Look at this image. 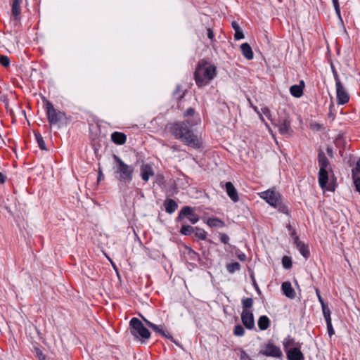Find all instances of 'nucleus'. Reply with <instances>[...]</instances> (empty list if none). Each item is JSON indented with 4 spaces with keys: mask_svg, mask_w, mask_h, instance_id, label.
Masks as SVG:
<instances>
[{
    "mask_svg": "<svg viewBox=\"0 0 360 360\" xmlns=\"http://www.w3.org/2000/svg\"><path fill=\"white\" fill-rule=\"evenodd\" d=\"M195 124L196 123L193 120L186 119L184 121L170 123L167 128L176 139L180 140L188 147L198 150L202 148V141L192 128Z\"/></svg>",
    "mask_w": 360,
    "mask_h": 360,
    "instance_id": "obj_1",
    "label": "nucleus"
},
{
    "mask_svg": "<svg viewBox=\"0 0 360 360\" xmlns=\"http://www.w3.org/2000/svg\"><path fill=\"white\" fill-rule=\"evenodd\" d=\"M217 68L206 60H200L195 68L194 79L198 87L207 85L216 76Z\"/></svg>",
    "mask_w": 360,
    "mask_h": 360,
    "instance_id": "obj_2",
    "label": "nucleus"
},
{
    "mask_svg": "<svg viewBox=\"0 0 360 360\" xmlns=\"http://www.w3.org/2000/svg\"><path fill=\"white\" fill-rule=\"evenodd\" d=\"M115 162L114 167L115 176L117 181L125 184H129L133 179L134 169L133 166L129 165L117 155H113Z\"/></svg>",
    "mask_w": 360,
    "mask_h": 360,
    "instance_id": "obj_3",
    "label": "nucleus"
},
{
    "mask_svg": "<svg viewBox=\"0 0 360 360\" xmlns=\"http://www.w3.org/2000/svg\"><path fill=\"white\" fill-rule=\"evenodd\" d=\"M130 332L136 339H148L150 337V331L143 326L142 322L136 317L132 318L129 322Z\"/></svg>",
    "mask_w": 360,
    "mask_h": 360,
    "instance_id": "obj_4",
    "label": "nucleus"
},
{
    "mask_svg": "<svg viewBox=\"0 0 360 360\" xmlns=\"http://www.w3.org/2000/svg\"><path fill=\"white\" fill-rule=\"evenodd\" d=\"M46 111L48 121L51 125L58 124L65 117V113L56 110L53 104L49 101H46Z\"/></svg>",
    "mask_w": 360,
    "mask_h": 360,
    "instance_id": "obj_5",
    "label": "nucleus"
},
{
    "mask_svg": "<svg viewBox=\"0 0 360 360\" xmlns=\"http://www.w3.org/2000/svg\"><path fill=\"white\" fill-rule=\"evenodd\" d=\"M194 211L195 208L189 206H184L179 212L178 217H176V221H181L186 217L191 224H194L197 223L199 220V217L195 214Z\"/></svg>",
    "mask_w": 360,
    "mask_h": 360,
    "instance_id": "obj_6",
    "label": "nucleus"
},
{
    "mask_svg": "<svg viewBox=\"0 0 360 360\" xmlns=\"http://www.w3.org/2000/svg\"><path fill=\"white\" fill-rule=\"evenodd\" d=\"M337 103L338 105H345L349 100V95L344 87L341 81L335 83Z\"/></svg>",
    "mask_w": 360,
    "mask_h": 360,
    "instance_id": "obj_7",
    "label": "nucleus"
},
{
    "mask_svg": "<svg viewBox=\"0 0 360 360\" xmlns=\"http://www.w3.org/2000/svg\"><path fill=\"white\" fill-rule=\"evenodd\" d=\"M260 353L264 356L275 358H280L283 356L281 349L273 343H268L264 345Z\"/></svg>",
    "mask_w": 360,
    "mask_h": 360,
    "instance_id": "obj_8",
    "label": "nucleus"
},
{
    "mask_svg": "<svg viewBox=\"0 0 360 360\" xmlns=\"http://www.w3.org/2000/svg\"><path fill=\"white\" fill-rule=\"evenodd\" d=\"M261 198L264 199L268 204L274 207L281 198L279 193L271 190H267L259 194Z\"/></svg>",
    "mask_w": 360,
    "mask_h": 360,
    "instance_id": "obj_9",
    "label": "nucleus"
},
{
    "mask_svg": "<svg viewBox=\"0 0 360 360\" xmlns=\"http://www.w3.org/2000/svg\"><path fill=\"white\" fill-rule=\"evenodd\" d=\"M272 124H274L273 122ZM275 126L278 127L279 133L282 135L290 136L292 133V129L290 127V120L288 117L280 120L278 124H275Z\"/></svg>",
    "mask_w": 360,
    "mask_h": 360,
    "instance_id": "obj_10",
    "label": "nucleus"
},
{
    "mask_svg": "<svg viewBox=\"0 0 360 360\" xmlns=\"http://www.w3.org/2000/svg\"><path fill=\"white\" fill-rule=\"evenodd\" d=\"M147 326L151 328L154 332L160 333L162 336L167 339L171 340L174 342L173 337L165 330L164 325H156L149 321L145 318H143Z\"/></svg>",
    "mask_w": 360,
    "mask_h": 360,
    "instance_id": "obj_11",
    "label": "nucleus"
},
{
    "mask_svg": "<svg viewBox=\"0 0 360 360\" xmlns=\"http://www.w3.org/2000/svg\"><path fill=\"white\" fill-rule=\"evenodd\" d=\"M241 321L248 330L255 328V320L252 312L249 310H243L241 313Z\"/></svg>",
    "mask_w": 360,
    "mask_h": 360,
    "instance_id": "obj_12",
    "label": "nucleus"
},
{
    "mask_svg": "<svg viewBox=\"0 0 360 360\" xmlns=\"http://www.w3.org/2000/svg\"><path fill=\"white\" fill-rule=\"evenodd\" d=\"M295 245L299 250L300 253L307 259L310 256V252L307 245L300 240L299 237L295 236Z\"/></svg>",
    "mask_w": 360,
    "mask_h": 360,
    "instance_id": "obj_13",
    "label": "nucleus"
},
{
    "mask_svg": "<svg viewBox=\"0 0 360 360\" xmlns=\"http://www.w3.org/2000/svg\"><path fill=\"white\" fill-rule=\"evenodd\" d=\"M287 358L288 360H304V356L300 349L293 347L286 351Z\"/></svg>",
    "mask_w": 360,
    "mask_h": 360,
    "instance_id": "obj_14",
    "label": "nucleus"
},
{
    "mask_svg": "<svg viewBox=\"0 0 360 360\" xmlns=\"http://www.w3.org/2000/svg\"><path fill=\"white\" fill-rule=\"evenodd\" d=\"M225 188L227 195L231 198V200L234 202H238L239 200V197L238 191L234 187L233 184L230 181L226 182L225 184Z\"/></svg>",
    "mask_w": 360,
    "mask_h": 360,
    "instance_id": "obj_15",
    "label": "nucleus"
},
{
    "mask_svg": "<svg viewBox=\"0 0 360 360\" xmlns=\"http://www.w3.org/2000/svg\"><path fill=\"white\" fill-rule=\"evenodd\" d=\"M141 176L143 181L147 182L150 176L154 175L153 167L148 164H143L140 168Z\"/></svg>",
    "mask_w": 360,
    "mask_h": 360,
    "instance_id": "obj_16",
    "label": "nucleus"
},
{
    "mask_svg": "<svg viewBox=\"0 0 360 360\" xmlns=\"http://www.w3.org/2000/svg\"><path fill=\"white\" fill-rule=\"evenodd\" d=\"M281 290L283 293L288 298L294 299L296 296L295 290L292 288L291 283L288 281L283 282L281 285Z\"/></svg>",
    "mask_w": 360,
    "mask_h": 360,
    "instance_id": "obj_17",
    "label": "nucleus"
},
{
    "mask_svg": "<svg viewBox=\"0 0 360 360\" xmlns=\"http://www.w3.org/2000/svg\"><path fill=\"white\" fill-rule=\"evenodd\" d=\"M318 181L320 187L322 189H324L326 187L328 181V173L327 169H319Z\"/></svg>",
    "mask_w": 360,
    "mask_h": 360,
    "instance_id": "obj_18",
    "label": "nucleus"
},
{
    "mask_svg": "<svg viewBox=\"0 0 360 360\" xmlns=\"http://www.w3.org/2000/svg\"><path fill=\"white\" fill-rule=\"evenodd\" d=\"M111 140L117 145H123L126 143L127 136L124 133L115 131L111 134Z\"/></svg>",
    "mask_w": 360,
    "mask_h": 360,
    "instance_id": "obj_19",
    "label": "nucleus"
},
{
    "mask_svg": "<svg viewBox=\"0 0 360 360\" xmlns=\"http://www.w3.org/2000/svg\"><path fill=\"white\" fill-rule=\"evenodd\" d=\"M243 56L248 60H252L254 57L253 51L248 43H243L240 46Z\"/></svg>",
    "mask_w": 360,
    "mask_h": 360,
    "instance_id": "obj_20",
    "label": "nucleus"
},
{
    "mask_svg": "<svg viewBox=\"0 0 360 360\" xmlns=\"http://www.w3.org/2000/svg\"><path fill=\"white\" fill-rule=\"evenodd\" d=\"M318 162L319 169H327L330 165L329 160L321 150H320L318 153Z\"/></svg>",
    "mask_w": 360,
    "mask_h": 360,
    "instance_id": "obj_21",
    "label": "nucleus"
},
{
    "mask_svg": "<svg viewBox=\"0 0 360 360\" xmlns=\"http://www.w3.org/2000/svg\"><path fill=\"white\" fill-rule=\"evenodd\" d=\"M164 206H165V211L168 214H172L178 208L177 203L174 200H172V199H167V200H165V201L164 202Z\"/></svg>",
    "mask_w": 360,
    "mask_h": 360,
    "instance_id": "obj_22",
    "label": "nucleus"
},
{
    "mask_svg": "<svg viewBox=\"0 0 360 360\" xmlns=\"http://www.w3.org/2000/svg\"><path fill=\"white\" fill-rule=\"evenodd\" d=\"M22 2V0H13L12 4V9L11 12L13 15L17 19H20V15L21 13L20 5Z\"/></svg>",
    "mask_w": 360,
    "mask_h": 360,
    "instance_id": "obj_23",
    "label": "nucleus"
},
{
    "mask_svg": "<svg viewBox=\"0 0 360 360\" xmlns=\"http://www.w3.org/2000/svg\"><path fill=\"white\" fill-rule=\"evenodd\" d=\"M257 324L259 330H265L270 326V320L266 316L263 315L259 318Z\"/></svg>",
    "mask_w": 360,
    "mask_h": 360,
    "instance_id": "obj_24",
    "label": "nucleus"
},
{
    "mask_svg": "<svg viewBox=\"0 0 360 360\" xmlns=\"http://www.w3.org/2000/svg\"><path fill=\"white\" fill-rule=\"evenodd\" d=\"M207 224L210 227H223L225 226L224 222L217 217L209 218Z\"/></svg>",
    "mask_w": 360,
    "mask_h": 360,
    "instance_id": "obj_25",
    "label": "nucleus"
},
{
    "mask_svg": "<svg viewBox=\"0 0 360 360\" xmlns=\"http://www.w3.org/2000/svg\"><path fill=\"white\" fill-rule=\"evenodd\" d=\"M186 91V90H182L181 86L180 84H177L176 86L175 90L172 93V96L177 101H181L184 97Z\"/></svg>",
    "mask_w": 360,
    "mask_h": 360,
    "instance_id": "obj_26",
    "label": "nucleus"
},
{
    "mask_svg": "<svg viewBox=\"0 0 360 360\" xmlns=\"http://www.w3.org/2000/svg\"><path fill=\"white\" fill-rule=\"evenodd\" d=\"M290 92L291 95L295 98H300L303 94L302 86H299L297 84L290 86Z\"/></svg>",
    "mask_w": 360,
    "mask_h": 360,
    "instance_id": "obj_27",
    "label": "nucleus"
},
{
    "mask_svg": "<svg viewBox=\"0 0 360 360\" xmlns=\"http://www.w3.org/2000/svg\"><path fill=\"white\" fill-rule=\"evenodd\" d=\"M195 227H193L190 225L182 224L180 233L184 236H190L194 233Z\"/></svg>",
    "mask_w": 360,
    "mask_h": 360,
    "instance_id": "obj_28",
    "label": "nucleus"
},
{
    "mask_svg": "<svg viewBox=\"0 0 360 360\" xmlns=\"http://www.w3.org/2000/svg\"><path fill=\"white\" fill-rule=\"evenodd\" d=\"M34 136L39 148L43 150H47L45 142L41 134L39 132H34Z\"/></svg>",
    "mask_w": 360,
    "mask_h": 360,
    "instance_id": "obj_29",
    "label": "nucleus"
},
{
    "mask_svg": "<svg viewBox=\"0 0 360 360\" xmlns=\"http://www.w3.org/2000/svg\"><path fill=\"white\" fill-rule=\"evenodd\" d=\"M226 267L229 273L233 274L240 269V264L238 262L229 263Z\"/></svg>",
    "mask_w": 360,
    "mask_h": 360,
    "instance_id": "obj_30",
    "label": "nucleus"
},
{
    "mask_svg": "<svg viewBox=\"0 0 360 360\" xmlns=\"http://www.w3.org/2000/svg\"><path fill=\"white\" fill-rule=\"evenodd\" d=\"M274 207L277 209L281 213L287 215L289 214L288 207L282 202L281 199L274 206Z\"/></svg>",
    "mask_w": 360,
    "mask_h": 360,
    "instance_id": "obj_31",
    "label": "nucleus"
},
{
    "mask_svg": "<svg viewBox=\"0 0 360 360\" xmlns=\"http://www.w3.org/2000/svg\"><path fill=\"white\" fill-rule=\"evenodd\" d=\"M243 310H248L249 309L252 308L254 304V301L252 298L250 297H245L242 299L241 300Z\"/></svg>",
    "mask_w": 360,
    "mask_h": 360,
    "instance_id": "obj_32",
    "label": "nucleus"
},
{
    "mask_svg": "<svg viewBox=\"0 0 360 360\" xmlns=\"http://www.w3.org/2000/svg\"><path fill=\"white\" fill-rule=\"evenodd\" d=\"M194 233H195V236L200 240L206 239L207 232L202 229L195 227Z\"/></svg>",
    "mask_w": 360,
    "mask_h": 360,
    "instance_id": "obj_33",
    "label": "nucleus"
},
{
    "mask_svg": "<svg viewBox=\"0 0 360 360\" xmlns=\"http://www.w3.org/2000/svg\"><path fill=\"white\" fill-rule=\"evenodd\" d=\"M295 344V341L293 338H292L290 335H288L286 338L284 339L283 342V347L285 351L288 350V347L290 346H292Z\"/></svg>",
    "mask_w": 360,
    "mask_h": 360,
    "instance_id": "obj_34",
    "label": "nucleus"
},
{
    "mask_svg": "<svg viewBox=\"0 0 360 360\" xmlns=\"http://www.w3.org/2000/svg\"><path fill=\"white\" fill-rule=\"evenodd\" d=\"M233 334L236 336L241 337L245 334V330L241 325H236L234 327Z\"/></svg>",
    "mask_w": 360,
    "mask_h": 360,
    "instance_id": "obj_35",
    "label": "nucleus"
},
{
    "mask_svg": "<svg viewBox=\"0 0 360 360\" xmlns=\"http://www.w3.org/2000/svg\"><path fill=\"white\" fill-rule=\"evenodd\" d=\"M0 64L4 68H8L10 65L9 58L7 56L0 55Z\"/></svg>",
    "mask_w": 360,
    "mask_h": 360,
    "instance_id": "obj_36",
    "label": "nucleus"
},
{
    "mask_svg": "<svg viewBox=\"0 0 360 360\" xmlns=\"http://www.w3.org/2000/svg\"><path fill=\"white\" fill-rule=\"evenodd\" d=\"M219 236V240H220L221 243L231 246V245L229 244L230 238L227 234L224 233H220Z\"/></svg>",
    "mask_w": 360,
    "mask_h": 360,
    "instance_id": "obj_37",
    "label": "nucleus"
},
{
    "mask_svg": "<svg viewBox=\"0 0 360 360\" xmlns=\"http://www.w3.org/2000/svg\"><path fill=\"white\" fill-rule=\"evenodd\" d=\"M282 264L284 268L290 269L292 266L291 259L287 256H284L282 259Z\"/></svg>",
    "mask_w": 360,
    "mask_h": 360,
    "instance_id": "obj_38",
    "label": "nucleus"
},
{
    "mask_svg": "<svg viewBox=\"0 0 360 360\" xmlns=\"http://www.w3.org/2000/svg\"><path fill=\"white\" fill-rule=\"evenodd\" d=\"M332 1H333V6H334L335 13L338 15L339 19L342 22V17H341L340 8V5H339L338 0H332Z\"/></svg>",
    "mask_w": 360,
    "mask_h": 360,
    "instance_id": "obj_39",
    "label": "nucleus"
},
{
    "mask_svg": "<svg viewBox=\"0 0 360 360\" xmlns=\"http://www.w3.org/2000/svg\"><path fill=\"white\" fill-rule=\"evenodd\" d=\"M352 176H360V158L357 160L356 167L352 169Z\"/></svg>",
    "mask_w": 360,
    "mask_h": 360,
    "instance_id": "obj_40",
    "label": "nucleus"
},
{
    "mask_svg": "<svg viewBox=\"0 0 360 360\" xmlns=\"http://www.w3.org/2000/svg\"><path fill=\"white\" fill-rule=\"evenodd\" d=\"M356 191L360 193V176H352Z\"/></svg>",
    "mask_w": 360,
    "mask_h": 360,
    "instance_id": "obj_41",
    "label": "nucleus"
},
{
    "mask_svg": "<svg viewBox=\"0 0 360 360\" xmlns=\"http://www.w3.org/2000/svg\"><path fill=\"white\" fill-rule=\"evenodd\" d=\"M34 352L37 356L39 358V360H46V356L43 354L42 351L38 348H34Z\"/></svg>",
    "mask_w": 360,
    "mask_h": 360,
    "instance_id": "obj_42",
    "label": "nucleus"
},
{
    "mask_svg": "<svg viewBox=\"0 0 360 360\" xmlns=\"http://www.w3.org/2000/svg\"><path fill=\"white\" fill-rule=\"evenodd\" d=\"M195 113V109L193 108H188L184 112V117H193Z\"/></svg>",
    "mask_w": 360,
    "mask_h": 360,
    "instance_id": "obj_43",
    "label": "nucleus"
},
{
    "mask_svg": "<svg viewBox=\"0 0 360 360\" xmlns=\"http://www.w3.org/2000/svg\"><path fill=\"white\" fill-rule=\"evenodd\" d=\"M330 68H331V70H332L335 83L338 82V81H340V79L339 78L338 72H337L333 63H331V64H330Z\"/></svg>",
    "mask_w": 360,
    "mask_h": 360,
    "instance_id": "obj_44",
    "label": "nucleus"
},
{
    "mask_svg": "<svg viewBox=\"0 0 360 360\" xmlns=\"http://www.w3.org/2000/svg\"><path fill=\"white\" fill-rule=\"evenodd\" d=\"M323 316H330V310L326 304L321 305Z\"/></svg>",
    "mask_w": 360,
    "mask_h": 360,
    "instance_id": "obj_45",
    "label": "nucleus"
},
{
    "mask_svg": "<svg viewBox=\"0 0 360 360\" xmlns=\"http://www.w3.org/2000/svg\"><path fill=\"white\" fill-rule=\"evenodd\" d=\"M234 38L236 40H240L244 38V34L241 29L235 31Z\"/></svg>",
    "mask_w": 360,
    "mask_h": 360,
    "instance_id": "obj_46",
    "label": "nucleus"
},
{
    "mask_svg": "<svg viewBox=\"0 0 360 360\" xmlns=\"http://www.w3.org/2000/svg\"><path fill=\"white\" fill-rule=\"evenodd\" d=\"M240 360H252L250 356L244 351L241 350L240 354Z\"/></svg>",
    "mask_w": 360,
    "mask_h": 360,
    "instance_id": "obj_47",
    "label": "nucleus"
},
{
    "mask_svg": "<svg viewBox=\"0 0 360 360\" xmlns=\"http://www.w3.org/2000/svg\"><path fill=\"white\" fill-rule=\"evenodd\" d=\"M262 113H263L264 115H266V117L269 120H271V111H270V110H269L268 108L265 107V108H262Z\"/></svg>",
    "mask_w": 360,
    "mask_h": 360,
    "instance_id": "obj_48",
    "label": "nucleus"
},
{
    "mask_svg": "<svg viewBox=\"0 0 360 360\" xmlns=\"http://www.w3.org/2000/svg\"><path fill=\"white\" fill-rule=\"evenodd\" d=\"M316 294L318 297L319 302H320L321 305H323V304H326L323 299L322 298L320 291L318 288H316Z\"/></svg>",
    "mask_w": 360,
    "mask_h": 360,
    "instance_id": "obj_49",
    "label": "nucleus"
},
{
    "mask_svg": "<svg viewBox=\"0 0 360 360\" xmlns=\"http://www.w3.org/2000/svg\"><path fill=\"white\" fill-rule=\"evenodd\" d=\"M327 330H328V333L330 337L333 335L335 333V331H334L332 324L327 325Z\"/></svg>",
    "mask_w": 360,
    "mask_h": 360,
    "instance_id": "obj_50",
    "label": "nucleus"
},
{
    "mask_svg": "<svg viewBox=\"0 0 360 360\" xmlns=\"http://www.w3.org/2000/svg\"><path fill=\"white\" fill-rule=\"evenodd\" d=\"M237 257L238 258V259L240 261H245L246 259H247V257H246V255L245 253H243V252H240L237 255Z\"/></svg>",
    "mask_w": 360,
    "mask_h": 360,
    "instance_id": "obj_51",
    "label": "nucleus"
},
{
    "mask_svg": "<svg viewBox=\"0 0 360 360\" xmlns=\"http://www.w3.org/2000/svg\"><path fill=\"white\" fill-rule=\"evenodd\" d=\"M214 32L212 29L210 28H208L207 29V37L212 40L214 39Z\"/></svg>",
    "mask_w": 360,
    "mask_h": 360,
    "instance_id": "obj_52",
    "label": "nucleus"
},
{
    "mask_svg": "<svg viewBox=\"0 0 360 360\" xmlns=\"http://www.w3.org/2000/svg\"><path fill=\"white\" fill-rule=\"evenodd\" d=\"M104 179V174L102 173L101 170L99 169L98 172V182Z\"/></svg>",
    "mask_w": 360,
    "mask_h": 360,
    "instance_id": "obj_53",
    "label": "nucleus"
},
{
    "mask_svg": "<svg viewBox=\"0 0 360 360\" xmlns=\"http://www.w3.org/2000/svg\"><path fill=\"white\" fill-rule=\"evenodd\" d=\"M6 180V176L4 175L3 173L0 172V184H3L5 183Z\"/></svg>",
    "mask_w": 360,
    "mask_h": 360,
    "instance_id": "obj_54",
    "label": "nucleus"
},
{
    "mask_svg": "<svg viewBox=\"0 0 360 360\" xmlns=\"http://www.w3.org/2000/svg\"><path fill=\"white\" fill-rule=\"evenodd\" d=\"M231 25H232V27L233 28V30H234L235 31H236V30H239L240 29V26H239L238 23V22H235V21L232 22V24H231Z\"/></svg>",
    "mask_w": 360,
    "mask_h": 360,
    "instance_id": "obj_55",
    "label": "nucleus"
},
{
    "mask_svg": "<svg viewBox=\"0 0 360 360\" xmlns=\"http://www.w3.org/2000/svg\"><path fill=\"white\" fill-rule=\"evenodd\" d=\"M170 148H171L172 150H173L174 151H180V150H181V149H180V146H179V145H177V144H174V145L170 147Z\"/></svg>",
    "mask_w": 360,
    "mask_h": 360,
    "instance_id": "obj_56",
    "label": "nucleus"
},
{
    "mask_svg": "<svg viewBox=\"0 0 360 360\" xmlns=\"http://www.w3.org/2000/svg\"><path fill=\"white\" fill-rule=\"evenodd\" d=\"M253 109H254V110H255V111L258 114V115H259V118L261 119V120L264 122V118H263V116H262V115L259 112V111L258 110L257 107L254 106V107H253Z\"/></svg>",
    "mask_w": 360,
    "mask_h": 360,
    "instance_id": "obj_57",
    "label": "nucleus"
},
{
    "mask_svg": "<svg viewBox=\"0 0 360 360\" xmlns=\"http://www.w3.org/2000/svg\"><path fill=\"white\" fill-rule=\"evenodd\" d=\"M324 319H325V320H326V325L332 324V322H331V317H330V316H324Z\"/></svg>",
    "mask_w": 360,
    "mask_h": 360,
    "instance_id": "obj_58",
    "label": "nucleus"
},
{
    "mask_svg": "<svg viewBox=\"0 0 360 360\" xmlns=\"http://www.w3.org/2000/svg\"><path fill=\"white\" fill-rule=\"evenodd\" d=\"M252 281H253V285H254L256 290L259 292H260L259 288L257 284L256 283V281H255V278H254V277L252 276Z\"/></svg>",
    "mask_w": 360,
    "mask_h": 360,
    "instance_id": "obj_59",
    "label": "nucleus"
},
{
    "mask_svg": "<svg viewBox=\"0 0 360 360\" xmlns=\"http://www.w3.org/2000/svg\"><path fill=\"white\" fill-rule=\"evenodd\" d=\"M327 153H328L330 156H332V155H333V149H332V148H330V147H328V148H327Z\"/></svg>",
    "mask_w": 360,
    "mask_h": 360,
    "instance_id": "obj_60",
    "label": "nucleus"
},
{
    "mask_svg": "<svg viewBox=\"0 0 360 360\" xmlns=\"http://www.w3.org/2000/svg\"><path fill=\"white\" fill-rule=\"evenodd\" d=\"M299 86H302V89L303 90L304 87V82L303 80H301L300 82V84H298Z\"/></svg>",
    "mask_w": 360,
    "mask_h": 360,
    "instance_id": "obj_61",
    "label": "nucleus"
},
{
    "mask_svg": "<svg viewBox=\"0 0 360 360\" xmlns=\"http://www.w3.org/2000/svg\"><path fill=\"white\" fill-rule=\"evenodd\" d=\"M315 127L316 128L317 130H319L321 129V125L319 124H316Z\"/></svg>",
    "mask_w": 360,
    "mask_h": 360,
    "instance_id": "obj_62",
    "label": "nucleus"
},
{
    "mask_svg": "<svg viewBox=\"0 0 360 360\" xmlns=\"http://www.w3.org/2000/svg\"><path fill=\"white\" fill-rule=\"evenodd\" d=\"M291 236H292L294 238H295V236H297L295 230H293V231H292V233H291Z\"/></svg>",
    "mask_w": 360,
    "mask_h": 360,
    "instance_id": "obj_63",
    "label": "nucleus"
},
{
    "mask_svg": "<svg viewBox=\"0 0 360 360\" xmlns=\"http://www.w3.org/2000/svg\"><path fill=\"white\" fill-rule=\"evenodd\" d=\"M328 190L334 191V188L330 186H328Z\"/></svg>",
    "mask_w": 360,
    "mask_h": 360,
    "instance_id": "obj_64",
    "label": "nucleus"
}]
</instances>
